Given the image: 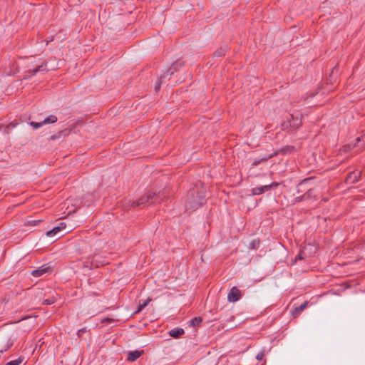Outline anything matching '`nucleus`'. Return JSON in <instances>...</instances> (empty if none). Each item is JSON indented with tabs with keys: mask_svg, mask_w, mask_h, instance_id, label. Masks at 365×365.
<instances>
[{
	"mask_svg": "<svg viewBox=\"0 0 365 365\" xmlns=\"http://www.w3.org/2000/svg\"><path fill=\"white\" fill-rule=\"evenodd\" d=\"M205 202V190L197 187L190 190L185 203L187 211H193L201 207Z\"/></svg>",
	"mask_w": 365,
	"mask_h": 365,
	"instance_id": "nucleus-1",
	"label": "nucleus"
},
{
	"mask_svg": "<svg viewBox=\"0 0 365 365\" xmlns=\"http://www.w3.org/2000/svg\"><path fill=\"white\" fill-rule=\"evenodd\" d=\"M163 200L160 192H148L143 195L138 201L128 200L125 202V208L140 207L160 203Z\"/></svg>",
	"mask_w": 365,
	"mask_h": 365,
	"instance_id": "nucleus-2",
	"label": "nucleus"
},
{
	"mask_svg": "<svg viewBox=\"0 0 365 365\" xmlns=\"http://www.w3.org/2000/svg\"><path fill=\"white\" fill-rule=\"evenodd\" d=\"M183 66V62L181 61H177L173 63V65L167 70L165 73L160 76L155 86V92H158L160 89L162 83H165V79L170 76L174 74L175 72L178 71V68Z\"/></svg>",
	"mask_w": 365,
	"mask_h": 365,
	"instance_id": "nucleus-3",
	"label": "nucleus"
},
{
	"mask_svg": "<svg viewBox=\"0 0 365 365\" xmlns=\"http://www.w3.org/2000/svg\"><path fill=\"white\" fill-rule=\"evenodd\" d=\"M12 335L10 332L0 329V352L6 351L13 345Z\"/></svg>",
	"mask_w": 365,
	"mask_h": 365,
	"instance_id": "nucleus-4",
	"label": "nucleus"
},
{
	"mask_svg": "<svg viewBox=\"0 0 365 365\" xmlns=\"http://www.w3.org/2000/svg\"><path fill=\"white\" fill-rule=\"evenodd\" d=\"M48 62L47 61H45L40 66H38L37 68H34L32 70L31 69L29 70L28 73L30 74V76H34L38 72H45V71H48L49 70H54L55 69V66H53L51 68H48Z\"/></svg>",
	"mask_w": 365,
	"mask_h": 365,
	"instance_id": "nucleus-5",
	"label": "nucleus"
},
{
	"mask_svg": "<svg viewBox=\"0 0 365 365\" xmlns=\"http://www.w3.org/2000/svg\"><path fill=\"white\" fill-rule=\"evenodd\" d=\"M241 297V291L236 287H233L227 294V299L230 302H235L238 301Z\"/></svg>",
	"mask_w": 365,
	"mask_h": 365,
	"instance_id": "nucleus-6",
	"label": "nucleus"
},
{
	"mask_svg": "<svg viewBox=\"0 0 365 365\" xmlns=\"http://www.w3.org/2000/svg\"><path fill=\"white\" fill-rule=\"evenodd\" d=\"M277 182H272L269 185H266L260 187H255L252 189V193L255 195H261L262 193L269 190L271 187H276L278 186Z\"/></svg>",
	"mask_w": 365,
	"mask_h": 365,
	"instance_id": "nucleus-7",
	"label": "nucleus"
},
{
	"mask_svg": "<svg viewBox=\"0 0 365 365\" xmlns=\"http://www.w3.org/2000/svg\"><path fill=\"white\" fill-rule=\"evenodd\" d=\"M361 171L359 170L351 172L345 180L346 183L353 184L358 182L361 178Z\"/></svg>",
	"mask_w": 365,
	"mask_h": 365,
	"instance_id": "nucleus-8",
	"label": "nucleus"
},
{
	"mask_svg": "<svg viewBox=\"0 0 365 365\" xmlns=\"http://www.w3.org/2000/svg\"><path fill=\"white\" fill-rule=\"evenodd\" d=\"M51 272V267L47 266L46 264H43L41 267H40L39 268L33 270L31 272V274H32V276H34L35 277H38L47 272Z\"/></svg>",
	"mask_w": 365,
	"mask_h": 365,
	"instance_id": "nucleus-9",
	"label": "nucleus"
},
{
	"mask_svg": "<svg viewBox=\"0 0 365 365\" xmlns=\"http://www.w3.org/2000/svg\"><path fill=\"white\" fill-rule=\"evenodd\" d=\"M144 353L143 350H136L133 351H129L127 354V360L129 361H135L137 359H138Z\"/></svg>",
	"mask_w": 365,
	"mask_h": 365,
	"instance_id": "nucleus-10",
	"label": "nucleus"
},
{
	"mask_svg": "<svg viewBox=\"0 0 365 365\" xmlns=\"http://www.w3.org/2000/svg\"><path fill=\"white\" fill-rule=\"evenodd\" d=\"M99 258H101V257L98 255H95L93 257V258L91 261V266L92 267H98L100 266H103V265L107 264V262H106L105 260H103V259L99 260L98 259Z\"/></svg>",
	"mask_w": 365,
	"mask_h": 365,
	"instance_id": "nucleus-11",
	"label": "nucleus"
},
{
	"mask_svg": "<svg viewBox=\"0 0 365 365\" xmlns=\"http://www.w3.org/2000/svg\"><path fill=\"white\" fill-rule=\"evenodd\" d=\"M184 333L185 331L182 328H175L169 331L170 336L173 338H179L180 336L184 334Z\"/></svg>",
	"mask_w": 365,
	"mask_h": 365,
	"instance_id": "nucleus-12",
	"label": "nucleus"
},
{
	"mask_svg": "<svg viewBox=\"0 0 365 365\" xmlns=\"http://www.w3.org/2000/svg\"><path fill=\"white\" fill-rule=\"evenodd\" d=\"M227 51V46H224L219 48L217 51H215L213 53V56L215 57H221L225 55L226 52Z\"/></svg>",
	"mask_w": 365,
	"mask_h": 365,
	"instance_id": "nucleus-13",
	"label": "nucleus"
},
{
	"mask_svg": "<svg viewBox=\"0 0 365 365\" xmlns=\"http://www.w3.org/2000/svg\"><path fill=\"white\" fill-rule=\"evenodd\" d=\"M150 301H151V299L148 298L147 299L143 301L142 302H140L139 304L138 305V307H137V311L135 312L138 313V312H141L148 304V303Z\"/></svg>",
	"mask_w": 365,
	"mask_h": 365,
	"instance_id": "nucleus-14",
	"label": "nucleus"
},
{
	"mask_svg": "<svg viewBox=\"0 0 365 365\" xmlns=\"http://www.w3.org/2000/svg\"><path fill=\"white\" fill-rule=\"evenodd\" d=\"M273 155H267L266 157H264V158H259V159H255L252 163V165L253 167L255 166H257L258 165L259 163H261L262 162H265L267 161V160H269V158H271Z\"/></svg>",
	"mask_w": 365,
	"mask_h": 365,
	"instance_id": "nucleus-15",
	"label": "nucleus"
},
{
	"mask_svg": "<svg viewBox=\"0 0 365 365\" xmlns=\"http://www.w3.org/2000/svg\"><path fill=\"white\" fill-rule=\"evenodd\" d=\"M57 117L53 115H51L43 120V124L53 123L57 121Z\"/></svg>",
	"mask_w": 365,
	"mask_h": 365,
	"instance_id": "nucleus-16",
	"label": "nucleus"
},
{
	"mask_svg": "<svg viewBox=\"0 0 365 365\" xmlns=\"http://www.w3.org/2000/svg\"><path fill=\"white\" fill-rule=\"evenodd\" d=\"M202 319L201 317H194L190 321V326H192V327L199 326L200 324V323L202 322Z\"/></svg>",
	"mask_w": 365,
	"mask_h": 365,
	"instance_id": "nucleus-17",
	"label": "nucleus"
},
{
	"mask_svg": "<svg viewBox=\"0 0 365 365\" xmlns=\"http://www.w3.org/2000/svg\"><path fill=\"white\" fill-rule=\"evenodd\" d=\"M59 227H55L52 230L46 232V235L48 237H52L56 235L58 232H59Z\"/></svg>",
	"mask_w": 365,
	"mask_h": 365,
	"instance_id": "nucleus-18",
	"label": "nucleus"
},
{
	"mask_svg": "<svg viewBox=\"0 0 365 365\" xmlns=\"http://www.w3.org/2000/svg\"><path fill=\"white\" fill-rule=\"evenodd\" d=\"M23 361V358L19 357L17 359L7 362L5 365H20Z\"/></svg>",
	"mask_w": 365,
	"mask_h": 365,
	"instance_id": "nucleus-19",
	"label": "nucleus"
},
{
	"mask_svg": "<svg viewBox=\"0 0 365 365\" xmlns=\"http://www.w3.org/2000/svg\"><path fill=\"white\" fill-rule=\"evenodd\" d=\"M259 240H252L250 244V247L251 249H257L259 247Z\"/></svg>",
	"mask_w": 365,
	"mask_h": 365,
	"instance_id": "nucleus-20",
	"label": "nucleus"
},
{
	"mask_svg": "<svg viewBox=\"0 0 365 365\" xmlns=\"http://www.w3.org/2000/svg\"><path fill=\"white\" fill-rule=\"evenodd\" d=\"M56 302V298L52 297L49 299H44L43 302V304L44 305H51Z\"/></svg>",
	"mask_w": 365,
	"mask_h": 365,
	"instance_id": "nucleus-21",
	"label": "nucleus"
},
{
	"mask_svg": "<svg viewBox=\"0 0 365 365\" xmlns=\"http://www.w3.org/2000/svg\"><path fill=\"white\" fill-rule=\"evenodd\" d=\"M41 222V220H28V221L26 222V225H29V226H36V225H38Z\"/></svg>",
	"mask_w": 365,
	"mask_h": 365,
	"instance_id": "nucleus-22",
	"label": "nucleus"
},
{
	"mask_svg": "<svg viewBox=\"0 0 365 365\" xmlns=\"http://www.w3.org/2000/svg\"><path fill=\"white\" fill-rule=\"evenodd\" d=\"M30 125L35 129H37L38 128H40L41 126H42L43 125H44L43 123V121L42 122H39V123H36V122H31L30 123Z\"/></svg>",
	"mask_w": 365,
	"mask_h": 365,
	"instance_id": "nucleus-23",
	"label": "nucleus"
},
{
	"mask_svg": "<svg viewBox=\"0 0 365 365\" xmlns=\"http://www.w3.org/2000/svg\"><path fill=\"white\" fill-rule=\"evenodd\" d=\"M88 330H87V328L86 327H83L81 329L78 330V333H77V335L81 337L83 333L86 332Z\"/></svg>",
	"mask_w": 365,
	"mask_h": 365,
	"instance_id": "nucleus-24",
	"label": "nucleus"
},
{
	"mask_svg": "<svg viewBox=\"0 0 365 365\" xmlns=\"http://www.w3.org/2000/svg\"><path fill=\"white\" fill-rule=\"evenodd\" d=\"M307 302H305L304 303L302 304L299 307H298V312L303 311L307 307Z\"/></svg>",
	"mask_w": 365,
	"mask_h": 365,
	"instance_id": "nucleus-25",
	"label": "nucleus"
},
{
	"mask_svg": "<svg viewBox=\"0 0 365 365\" xmlns=\"http://www.w3.org/2000/svg\"><path fill=\"white\" fill-rule=\"evenodd\" d=\"M66 223L62 222H60L59 225L56 227H59V230L61 231L66 228Z\"/></svg>",
	"mask_w": 365,
	"mask_h": 365,
	"instance_id": "nucleus-26",
	"label": "nucleus"
},
{
	"mask_svg": "<svg viewBox=\"0 0 365 365\" xmlns=\"http://www.w3.org/2000/svg\"><path fill=\"white\" fill-rule=\"evenodd\" d=\"M264 357V353L262 351L258 353L256 356L257 360H262Z\"/></svg>",
	"mask_w": 365,
	"mask_h": 365,
	"instance_id": "nucleus-27",
	"label": "nucleus"
},
{
	"mask_svg": "<svg viewBox=\"0 0 365 365\" xmlns=\"http://www.w3.org/2000/svg\"><path fill=\"white\" fill-rule=\"evenodd\" d=\"M290 312L292 313V315H295V314L297 313V307H294V305H293L290 309Z\"/></svg>",
	"mask_w": 365,
	"mask_h": 365,
	"instance_id": "nucleus-28",
	"label": "nucleus"
},
{
	"mask_svg": "<svg viewBox=\"0 0 365 365\" xmlns=\"http://www.w3.org/2000/svg\"><path fill=\"white\" fill-rule=\"evenodd\" d=\"M113 319H110V318H104L101 320V322L102 323H106V322H113Z\"/></svg>",
	"mask_w": 365,
	"mask_h": 365,
	"instance_id": "nucleus-29",
	"label": "nucleus"
},
{
	"mask_svg": "<svg viewBox=\"0 0 365 365\" xmlns=\"http://www.w3.org/2000/svg\"><path fill=\"white\" fill-rule=\"evenodd\" d=\"M304 255V251L302 250L300 252L299 254H298V259H302L304 258V257L303 256Z\"/></svg>",
	"mask_w": 365,
	"mask_h": 365,
	"instance_id": "nucleus-30",
	"label": "nucleus"
},
{
	"mask_svg": "<svg viewBox=\"0 0 365 365\" xmlns=\"http://www.w3.org/2000/svg\"><path fill=\"white\" fill-rule=\"evenodd\" d=\"M360 140H361V138H360V137H359V138H356V141H357V142H359Z\"/></svg>",
	"mask_w": 365,
	"mask_h": 365,
	"instance_id": "nucleus-31",
	"label": "nucleus"
},
{
	"mask_svg": "<svg viewBox=\"0 0 365 365\" xmlns=\"http://www.w3.org/2000/svg\"><path fill=\"white\" fill-rule=\"evenodd\" d=\"M293 261L297 262V257L294 258V259Z\"/></svg>",
	"mask_w": 365,
	"mask_h": 365,
	"instance_id": "nucleus-32",
	"label": "nucleus"
}]
</instances>
